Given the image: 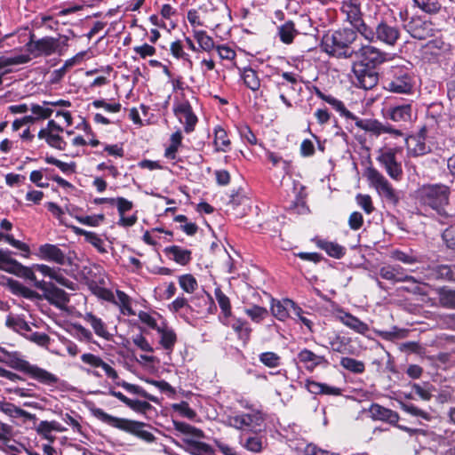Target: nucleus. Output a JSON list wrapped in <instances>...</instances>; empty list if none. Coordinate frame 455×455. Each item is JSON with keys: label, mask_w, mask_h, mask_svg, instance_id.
<instances>
[{"label": "nucleus", "mask_w": 455, "mask_h": 455, "mask_svg": "<svg viewBox=\"0 0 455 455\" xmlns=\"http://www.w3.org/2000/svg\"><path fill=\"white\" fill-rule=\"evenodd\" d=\"M10 287L16 294L21 295L34 304L41 313H46L45 307L52 304L60 309H64L68 301L67 293L52 283H45V288L41 289L44 294L39 295L36 291L25 287L17 281H10Z\"/></svg>", "instance_id": "nucleus-1"}, {"label": "nucleus", "mask_w": 455, "mask_h": 455, "mask_svg": "<svg viewBox=\"0 0 455 455\" xmlns=\"http://www.w3.org/2000/svg\"><path fill=\"white\" fill-rule=\"evenodd\" d=\"M451 189L443 184H425L415 191L416 204L423 210H432L440 216L448 214L445 207L449 204Z\"/></svg>", "instance_id": "nucleus-2"}, {"label": "nucleus", "mask_w": 455, "mask_h": 455, "mask_svg": "<svg viewBox=\"0 0 455 455\" xmlns=\"http://www.w3.org/2000/svg\"><path fill=\"white\" fill-rule=\"evenodd\" d=\"M88 410L94 418L110 427L132 434L147 443L155 440L154 435L145 429V424L142 422L112 416L94 404L88 405Z\"/></svg>", "instance_id": "nucleus-3"}, {"label": "nucleus", "mask_w": 455, "mask_h": 455, "mask_svg": "<svg viewBox=\"0 0 455 455\" xmlns=\"http://www.w3.org/2000/svg\"><path fill=\"white\" fill-rule=\"evenodd\" d=\"M356 36V33L353 29H339L334 31L331 35L324 36L322 46L330 55L338 58H351L356 52V50L351 46L355 41Z\"/></svg>", "instance_id": "nucleus-4"}, {"label": "nucleus", "mask_w": 455, "mask_h": 455, "mask_svg": "<svg viewBox=\"0 0 455 455\" xmlns=\"http://www.w3.org/2000/svg\"><path fill=\"white\" fill-rule=\"evenodd\" d=\"M265 417L258 409L237 411L227 417L226 424L243 433H260L264 428Z\"/></svg>", "instance_id": "nucleus-5"}, {"label": "nucleus", "mask_w": 455, "mask_h": 455, "mask_svg": "<svg viewBox=\"0 0 455 455\" xmlns=\"http://www.w3.org/2000/svg\"><path fill=\"white\" fill-rule=\"evenodd\" d=\"M7 360L10 367L28 374L30 378L44 385L52 386L59 380L56 375L37 365L31 364L18 352L9 353L7 355Z\"/></svg>", "instance_id": "nucleus-6"}, {"label": "nucleus", "mask_w": 455, "mask_h": 455, "mask_svg": "<svg viewBox=\"0 0 455 455\" xmlns=\"http://www.w3.org/2000/svg\"><path fill=\"white\" fill-rule=\"evenodd\" d=\"M400 18L403 21V28L411 37L418 40H425L428 37L435 36L439 29L429 20L421 16H408L407 12H401Z\"/></svg>", "instance_id": "nucleus-7"}, {"label": "nucleus", "mask_w": 455, "mask_h": 455, "mask_svg": "<svg viewBox=\"0 0 455 455\" xmlns=\"http://www.w3.org/2000/svg\"><path fill=\"white\" fill-rule=\"evenodd\" d=\"M385 88L395 93L410 94L414 87V78L409 68L392 67L387 74Z\"/></svg>", "instance_id": "nucleus-8"}, {"label": "nucleus", "mask_w": 455, "mask_h": 455, "mask_svg": "<svg viewBox=\"0 0 455 455\" xmlns=\"http://www.w3.org/2000/svg\"><path fill=\"white\" fill-rule=\"evenodd\" d=\"M11 254L12 252L10 251L0 249V268L19 277L33 282L34 286L38 289H44L45 282L36 280L34 265L30 267L23 266L16 259H12Z\"/></svg>", "instance_id": "nucleus-9"}, {"label": "nucleus", "mask_w": 455, "mask_h": 455, "mask_svg": "<svg viewBox=\"0 0 455 455\" xmlns=\"http://www.w3.org/2000/svg\"><path fill=\"white\" fill-rule=\"evenodd\" d=\"M139 315L142 323L157 331L160 336L159 342L161 346L167 351H172L177 341V336L174 331L163 321L162 317L156 318L152 315ZM157 315L161 316L160 315Z\"/></svg>", "instance_id": "nucleus-10"}, {"label": "nucleus", "mask_w": 455, "mask_h": 455, "mask_svg": "<svg viewBox=\"0 0 455 455\" xmlns=\"http://www.w3.org/2000/svg\"><path fill=\"white\" fill-rule=\"evenodd\" d=\"M363 36L370 42L380 41L387 45H394L400 36L397 27L380 20L373 28L368 26L363 28Z\"/></svg>", "instance_id": "nucleus-11"}, {"label": "nucleus", "mask_w": 455, "mask_h": 455, "mask_svg": "<svg viewBox=\"0 0 455 455\" xmlns=\"http://www.w3.org/2000/svg\"><path fill=\"white\" fill-rule=\"evenodd\" d=\"M370 185L373 187L378 194L388 204L396 205L399 202L397 192L394 189L389 181L375 168L370 167L364 173Z\"/></svg>", "instance_id": "nucleus-12"}, {"label": "nucleus", "mask_w": 455, "mask_h": 455, "mask_svg": "<svg viewBox=\"0 0 455 455\" xmlns=\"http://www.w3.org/2000/svg\"><path fill=\"white\" fill-rule=\"evenodd\" d=\"M87 284L92 292L98 298L118 306L121 313H124V310H126L127 313H134L130 305V298L124 291H116V294L115 295L111 291L101 287L93 280L88 281Z\"/></svg>", "instance_id": "nucleus-13"}, {"label": "nucleus", "mask_w": 455, "mask_h": 455, "mask_svg": "<svg viewBox=\"0 0 455 455\" xmlns=\"http://www.w3.org/2000/svg\"><path fill=\"white\" fill-rule=\"evenodd\" d=\"M355 55L358 59L354 64L363 65V67L374 68L387 60V53L379 48L367 44L361 46L356 50Z\"/></svg>", "instance_id": "nucleus-14"}, {"label": "nucleus", "mask_w": 455, "mask_h": 455, "mask_svg": "<svg viewBox=\"0 0 455 455\" xmlns=\"http://www.w3.org/2000/svg\"><path fill=\"white\" fill-rule=\"evenodd\" d=\"M396 149L381 148L377 160L385 168L387 174L394 180H399L403 174L401 164L396 161Z\"/></svg>", "instance_id": "nucleus-15"}, {"label": "nucleus", "mask_w": 455, "mask_h": 455, "mask_svg": "<svg viewBox=\"0 0 455 455\" xmlns=\"http://www.w3.org/2000/svg\"><path fill=\"white\" fill-rule=\"evenodd\" d=\"M353 72L355 77V84L365 90L373 88L379 81V74L374 68L353 65Z\"/></svg>", "instance_id": "nucleus-16"}, {"label": "nucleus", "mask_w": 455, "mask_h": 455, "mask_svg": "<svg viewBox=\"0 0 455 455\" xmlns=\"http://www.w3.org/2000/svg\"><path fill=\"white\" fill-rule=\"evenodd\" d=\"M355 1H345L342 4L341 12L346 14L347 20L363 36V28L369 25L363 20L360 6Z\"/></svg>", "instance_id": "nucleus-17"}, {"label": "nucleus", "mask_w": 455, "mask_h": 455, "mask_svg": "<svg viewBox=\"0 0 455 455\" xmlns=\"http://www.w3.org/2000/svg\"><path fill=\"white\" fill-rule=\"evenodd\" d=\"M379 275L381 278L393 283L411 282L412 283H416L415 278L407 275L405 269L400 266H384L379 269Z\"/></svg>", "instance_id": "nucleus-18"}, {"label": "nucleus", "mask_w": 455, "mask_h": 455, "mask_svg": "<svg viewBox=\"0 0 455 455\" xmlns=\"http://www.w3.org/2000/svg\"><path fill=\"white\" fill-rule=\"evenodd\" d=\"M35 430L38 435L47 440L48 443H54L56 437L53 432H65L67 428L56 420H42L35 426Z\"/></svg>", "instance_id": "nucleus-19"}, {"label": "nucleus", "mask_w": 455, "mask_h": 455, "mask_svg": "<svg viewBox=\"0 0 455 455\" xmlns=\"http://www.w3.org/2000/svg\"><path fill=\"white\" fill-rule=\"evenodd\" d=\"M38 256L40 259L55 262L59 265H64L66 262V254L57 245L45 243L38 248Z\"/></svg>", "instance_id": "nucleus-20"}, {"label": "nucleus", "mask_w": 455, "mask_h": 455, "mask_svg": "<svg viewBox=\"0 0 455 455\" xmlns=\"http://www.w3.org/2000/svg\"><path fill=\"white\" fill-rule=\"evenodd\" d=\"M298 358L299 362L302 363L305 365L306 369L308 371H313L314 369L320 365L326 366L329 363L327 359L323 355H318L307 348L302 349L298 354Z\"/></svg>", "instance_id": "nucleus-21"}, {"label": "nucleus", "mask_w": 455, "mask_h": 455, "mask_svg": "<svg viewBox=\"0 0 455 455\" xmlns=\"http://www.w3.org/2000/svg\"><path fill=\"white\" fill-rule=\"evenodd\" d=\"M30 44L33 46L35 51H37L45 56H49L58 52L60 48L59 39L51 36H45L35 41L32 40Z\"/></svg>", "instance_id": "nucleus-22"}, {"label": "nucleus", "mask_w": 455, "mask_h": 455, "mask_svg": "<svg viewBox=\"0 0 455 455\" xmlns=\"http://www.w3.org/2000/svg\"><path fill=\"white\" fill-rule=\"evenodd\" d=\"M437 294L438 302H435L434 299L426 296H423L421 300L424 302H430L431 306L439 304L443 307L455 309V290L441 288L438 290Z\"/></svg>", "instance_id": "nucleus-23"}, {"label": "nucleus", "mask_w": 455, "mask_h": 455, "mask_svg": "<svg viewBox=\"0 0 455 455\" xmlns=\"http://www.w3.org/2000/svg\"><path fill=\"white\" fill-rule=\"evenodd\" d=\"M220 321L225 325H230L240 339L246 340L249 337V328L245 322L237 319L235 315H220Z\"/></svg>", "instance_id": "nucleus-24"}, {"label": "nucleus", "mask_w": 455, "mask_h": 455, "mask_svg": "<svg viewBox=\"0 0 455 455\" xmlns=\"http://www.w3.org/2000/svg\"><path fill=\"white\" fill-rule=\"evenodd\" d=\"M307 389L314 395H340L342 389L334 386H330L325 383H320L315 380H307Z\"/></svg>", "instance_id": "nucleus-25"}, {"label": "nucleus", "mask_w": 455, "mask_h": 455, "mask_svg": "<svg viewBox=\"0 0 455 455\" xmlns=\"http://www.w3.org/2000/svg\"><path fill=\"white\" fill-rule=\"evenodd\" d=\"M314 242L318 248L325 251L330 257L340 259L346 253V249L335 242H330L320 238H315Z\"/></svg>", "instance_id": "nucleus-26"}, {"label": "nucleus", "mask_w": 455, "mask_h": 455, "mask_svg": "<svg viewBox=\"0 0 455 455\" xmlns=\"http://www.w3.org/2000/svg\"><path fill=\"white\" fill-rule=\"evenodd\" d=\"M369 411L374 419L384 420L389 423H396L399 419V416L395 411L376 403L370 407Z\"/></svg>", "instance_id": "nucleus-27"}, {"label": "nucleus", "mask_w": 455, "mask_h": 455, "mask_svg": "<svg viewBox=\"0 0 455 455\" xmlns=\"http://www.w3.org/2000/svg\"><path fill=\"white\" fill-rule=\"evenodd\" d=\"M388 117L396 123H406L411 119V105L395 106L388 110Z\"/></svg>", "instance_id": "nucleus-28"}, {"label": "nucleus", "mask_w": 455, "mask_h": 455, "mask_svg": "<svg viewBox=\"0 0 455 455\" xmlns=\"http://www.w3.org/2000/svg\"><path fill=\"white\" fill-rule=\"evenodd\" d=\"M6 324L13 331L23 335L32 331L31 326H35L34 323L24 320L20 315H9L6 320Z\"/></svg>", "instance_id": "nucleus-29"}, {"label": "nucleus", "mask_w": 455, "mask_h": 455, "mask_svg": "<svg viewBox=\"0 0 455 455\" xmlns=\"http://www.w3.org/2000/svg\"><path fill=\"white\" fill-rule=\"evenodd\" d=\"M425 48L431 54L439 56L450 52L451 46L442 36H439L429 40L426 44Z\"/></svg>", "instance_id": "nucleus-30"}, {"label": "nucleus", "mask_w": 455, "mask_h": 455, "mask_svg": "<svg viewBox=\"0 0 455 455\" xmlns=\"http://www.w3.org/2000/svg\"><path fill=\"white\" fill-rule=\"evenodd\" d=\"M1 411L12 418H24L25 420H31L34 423L37 420L36 416L11 403H5L1 405Z\"/></svg>", "instance_id": "nucleus-31"}, {"label": "nucleus", "mask_w": 455, "mask_h": 455, "mask_svg": "<svg viewBox=\"0 0 455 455\" xmlns=\"http://www.w3.org/2000/svg\"><path fill=\"white\" fill-rule=\"evenodd\" d=\"M164 252L166 255H172V259L182 266L187 265L191 260V251L182 249L178 245L166 247Z\"/></svg>", "instance_id": "nucleus-32"}, {"label": "nucleus", "mask_w": 455, "mask_h": 455, "mask_svg": "<svg viewBox=\"0 0 455 455\" xmlns=\"http://www.w3.org/2000/svg\"><path fill=\"white\" fill-rule=\"evenodd\" d=\"M289 448L295 455H316L318 449L303 439L290 440Z\"/></svg>", "instance_id": "nucleus-33"}, {"label": "nucleus", "mask_w": 455, "mask_h": 455, "mask_svg": "<svg viewBox=\"0 0 455 455\" xmlns=\"http://www.w3.org/2000/svg\"><path fill=\"white\" fill-rule=\"evenodd\" d=\"M390 258L405 265H414L420 262V257L412 250L403 251L398 249L390 251Z\"/></svg>", "instance_id": "nucleus-34"}, {"label": "nucleus", "mask_w": 455, "mask_h": 455, "mask_svg": "<svg viewBox=\"0 0 455 455\" xmlns=\"http://www.w3.org/2000/svg\"><path fill=\"white\" fill-rule=\"evenodd\" d=\"M430 275L434 279H441L455 282V265H437L435 266L430 272Z\"/></svg>", "instance_id": "nucleus-35"}, {"label": "nucleus", "mask_w": 455, "mask_h": 455, "mask_svg": "<svg viewBox=\"0 0 455 455\" xmlns=\"http://www.w3.org/2000/svg\"><path fill=\"white\" fill-rule=\"evenodd\" d=\"M298 34L299 31L296 29L295 23L292 20L284 22L278 28L280 40L286 44H291Z\"/></svg>", "instance_id": "nucleus-36"}, {"label": "nucleus", "mask_w": 455, "mask_h": 455, "mask_svg": "<svg viewBox=\"0 0 455 455\" xmlns=\"http://www.w3.org/2000/svg\"><path fill=\"white\" fill-rule=\"evenodd\" d=\"M300 309L296 306L295 302L289 299L276 300L271 299V311L272 313H291V311L298 313Z\"/></svg>", "instance_id": "nucleus-37"}, {"label": "nucleus", "mask_w": 455, "mask_h": 455, "mask_svg": "<svg viewBox=\"0 0 455 455\" xmlns=\"http://www.w3.org/2000/svg\"><path fill=\"white\" fill-rule=\"evenodd\" d=\"M339 319L342 323L358 333L363 334L368 331V324L359 320L354 315H341Z\"/></svg>", "instance_id": "nucleus-38"}, {"label": "nucleus", "mask_w": 455, "mask_h": 455, "mask_svg": "<svg viewBox=\"0 0 455 455\" xmlns=\"http://www.w3.org/2000/svg\"><path fill=\"white\" fill-rule=\"evenodd\" d=\"M240 443L243 448L251 452H259L263 449V440L259 433L248 437H241Z\"/></svg>", "instance_id": "nucleus-39"}, {"label": "nucleus", "mask_w": 455, "mask_h": 455, "mask_svg": "<svg viewBox=\"0 0 455 455\" xmlns=\"http://www.w3.org/2000/svg\"><path fill=\"white\" fill-rule=\"evenodd\" d=\"M355 121V125L365 131V132H371L375 135H379L382 133V131H385L383 129V124L377 121L372 119H360L356 116V119H353Z\"/></svg>", "instance_id": "nucleus-40"}, {"label": "nucleus", "mask_w": 455, "mask_h": 455, "mask_svg": "<svg viewBox=\"0 0 455 455\" xmlns=\"http://www.w3.org/2000/svg\"><path fill=\"white\" fill-rule=\"evenodd\" d=\"M59 133L60 132H46L44 130H40L38 132V138L44 139L50 147L63 150L66 147V142Z\"/></svg>", "instance_id": "nucleus-41"}, {"label": "nucleus", "mask_w": 455, "mask_h": 455, "mask_svg": "<svg viewBox=\"0 0 455 455\" xmlns=\"http://www.w3.org/2000/svg\"><path fill=\"white\" fill-rule=\"evenodd\" d=\"M242 79L243 80L244 84L255 92L258 91L260 87V80L258 76L257 72L251 68H245L242 72Z\"/></svg>", "instance_id": "nucleus-42"}, {"label": "nucleus", "mask_w": 455, "mask_h": 455, "mask_svg": "<svg viewBox=\"0 0 455 455\" xmlns=\"http://www.w3.org/2000/svg\"><path fill=\"white\" fill-rule=\"evenodd\" d=\"M0 442L12 451L19 452L20 449L12 442V427L5 423L0 422Z\"/></svg>", "instance_id": "nucleus-43"}, {"label": "nucleus", "mask_w": 455, "mask_h": 455, "mask_svg": "<svg viewBox=\"0 0 455 455\" xmlns=\"http://www.w3.org/2000/svg\"><path fill=\"white\" fill-rule=\"evenodd\" d=\"M214 145L216 151L226 152L230 145V140L228 138L227 132L221 127H217L214 130Z\"/></svg>", "instance_id": "nucleus-44"}, {"label": "nucleus", "mask_w": 455, "mask_h": 455, "mask_svg": "<svg viewBox=\"0 0 455 455\" xmlns=\"http://www.w3.org/2000/svg\"><path fill=\"white\" fill-rule=\"evenodd\" d=\"M340 365L347 371L355 374L363 373L365 370L364 363L362 361L351 357H342Z\"/></svg>", "instance_id": "nucleus-45"}, {"label": "nucleus", "mask_w": 455, "mask_h": 455, "mask_svg": "<svg viewBox=\"0 0 455 455\" xmlns=\"http://www.w3.org/2000/svg\"><path fill=\"white\" fill-rule=\"evenodd\" d=\"M51 107L50 101L44 100L43 101V105L32 104L30 110L36 116V120L46 119L53 113V109Z\"/></svg>", "instance_id": "nucleus-46"}, {"label": "nucleus", "mask_w": 455, "mask_h": 455, "mask_svg": "<svg viewBox=\"0 0 455 455\" xmlns=\"http://www.w3.org/2000/svg\"><path fill=\"white\" fill-rule=\"evenodd\" d=\"M194 36L196 39L199 46L205 52H210L214 48L213 39L206 34L204 30H195Z\"/></svg>", "instance_id": "nucleus-47"}, {"label": "nucleus", "mask_w": 455, "mask_h": 455, "mask_svg": "<svg viewBox=\"0 0 455 455\" xmlns=\"http://www.w3.org/2000/svg\"><path fill=\"white\" fill-rule=\"evenodd\" d=\"M423 132L424 131H421L419 137L413 139L415 145L410 148L411 154L413 156H424L430 152V147L426 144Z\"/></svg>", "instance_id": "nucleus-48"}, {"label": "nucleus", "mask_w": 455, "mask_h": 455, "mask_svg": "<svg viewBox=\"0 0 455 455\" xmlns=\"http://www.w3.org/2000/svg\"><path fill=\"white\" fill-rule=\"evenodd\" d=\"M116 384L117 386L122 387L123 388H124L130 394L138 395H140V396H142L144 398H148V399H149L151 401H155L156 400L152 395H148L140 386L128 383V382H126L124 380H119V379L117 380H116Z\"/></svg>", "instance_id": "nucleus-49"}, {"label": "nucleus", "mask_w": 455, "mask_h": 455, "mask_svg": "<svg viewBox=\"0 0 455 455\" xmlns=\"http://www.w3.org/2000/svg\"><path fill=\"white\" fill-rule=\"evenodd\" d=\"M325 102L330 104L334 109L339 112L342 116H345L347 119H356V116L346 108L344 103L333 96L328 95Z\"/></svg>", "instance_id": "nucleus-50"}, {"label": "nucleus", "mask_w": 455, "mask_h": 455, "mask_svg": "<svg viewBox=\"0 0 455 455\" xmlns=\"http://www.w3.org/2000/svg\"><path fill=\"white\" fill-rule=\"evenodd\" d=\"M30 60V57L28 55H16L12 57L7 56H1L0 57V70L3 68L13 66V65H19V64H24Z\"/></svg>", "instance_id": "nucleus-51"}, {"label": "nucleus", "mask_w": 455, "mask_h": 455, "mask_svg": "<svg viewBox=\"0 0 455 455\" xmlns=\"http://www.w3.org/2000/svg\"><path fill=\"white\" fill-rule=\"evenodd\" d=\"M415 5L427 13H436L441 9L438 0H413Z\"/></svg>", "instance_id": "nucleus-52"}, {"label": "nucleus", "mask_w": 455, "mask_h": 455, "mask_svg": "<svg viewBox=\"0 0 455 455\" xmlns=\"http://www.w3.org/2000/svg\"><path fill=\"white\" fill-rule=\"evenodd\" d=\"M414 393L424 401H429L432 397V393L435 390L433 385L429 383H424L423 385L414 384L412 386Z\"/></svg>", "instance_id": "nucleus-53"}, {"label": "nucleus", "mask_w": 455, "mask_h": 455, "mask_svg": "<svg viewBox=\"0 0 455 455\" xmlns=\"http://www.w3.org/2000/svg\"><path fill=\"white\" fill-rule=\"evenodd\" d=\"M188 451L193 455H212V449L210 445L202 442H191L188 443Z\"/></svg>", "instance_id": "nucleus-54"}, {"label": "nucleus", "mask_w": 455, "mask_h": 455, "mask_svg": "<svg viewBox=\"0 0 455 455\" xmlns=\"http://www.w3.org/2000/svg\"><path fill=\"white\" fill-rule=\"evenodd\" d=\"M81 360L83 361V363H84L85 364H87L94 369V371H92V373L94 376H97V377L101 376V374L99 371L100 363L101 361V358L100 356L95 355L91 353H86V354H84L81 355Z\"/></svg>", "instance_id": "nucleus-55"}, {"label": "nucleus", "mask_w": 455, "mask_h": 455, "mask_svg": "<svg viewBox=\"0 0 455 455\" xmlns=\"http://www.w3.org/2000/svg\"><path fill=\"white\" fill-rule=\"evenodd\" d=\"M259 361L269 368H275L280 365L281 358L274 352H264L259 356Z\"/></svg>", "instance_id": "nucleus-56"}, {"label": "nucleus", "mask_w": 455, "mask_h": 455, "mask_svg": "<svg viewBox=\"0 0 455 455\" xmlns=\"http://www.w3.org/2000/svg\"><path fill=\"white\" fill-rule=\"evenodd\" d=\"M214 295L222 313H230L231 305L229 298L221 291L220 288L218 287L215 289Z\"/></svg>", "instance_id": "nucleus-57"}, {"label": "nucleus", "mask_w": 455, "mask_h": 455, "mask_svg": "<svg viewBox=\"0 0 455 455\" xmlns=\"http://www.w3.org/2000/svg\"><path fill=\"white\" fill-rule=\"evenodd\" d=\"M91 322L92 328L94 329L97 335L107 338L108 336V332L104 323L94 315H86Z\"/></svg>", "instance_id": "nucleus-58"}, {"label": "nucleus", "mask_w": 455, "mask_h": 455, "mask_svg": "<svg viewBox=\"0 0 455 455\" xmlns=\"http://www.w3.org/2000/svg\"><path fill=\"white\" fill-rule=\"evenodd\" d=\"M171 52L172 54L177 58V59H182L188 62L189 66L192 67V61L191 60L189 59V56L188 53H186L184 51H183V46L180 43V41H175V42H172V44H171Z\"/></svg>", "instance_id": "nucleus-59"}, {"label": "nucleus", "mask_w": 455, "mask_h": 455, "mask_svg": "<svg viewBox=\"0 0 455 455\" xmlns=\"http://www.w3.org/2000/svg\"><path fill=\"white\" fill-rule=\"evenodd\" d=\"M180 285L187 292H193L197 288V282L192 275H184L180 277Z\"/></svg>", "instance_id": "nucleus-60"}, {"label": "nucleus", "mask_w": 455, "mask_h": 455, "mask_svg": "<svg viewBox=\"0 0 455 455\" xmlns=\"http://www.w3.org/2000/svg\"><path fill=\"white\" fill-rule=\"evenodd\" d=\"M172 407L174 411L178 412L182 417L193 419L196 416L195 411L189 407L187 402L173 403Z\"/></svg>", "instance_id": "nucleus-61"}, {"label": "nucleus", "mask_w": 455, "mask_h": 455, "mask_svg": "<svg viewBox=\"0 0 455 455\" xmlns=\"http://www.w3.org/2000/svg\"><path fill=\"white\" fill-rule=\"evenodd\" d=\"M401 408L405 412H407V413H409L411 415H413V416H416V417H420V418L425 419H429V415H428L427 412L419 409L417 406H415L412 403H401Z\"/></svg>", "instance_id": "nucleus-62"}, {"label": "nucleus", "mask_w": 455, "mask_h": 455, "mask_svg": "<svg viewBox=\"0 0 455 455\" xmlns=\"http://www.w3.org/2000/svg\"><path fill=\"white\" fill-rule=\"evenodd\" d=\"M442 239L451 250H455V226H451L442 233Z\"/></svg>", "instance_id": "nucleus-63"}, {"label": "nucleus", "mask_w": 455, "mask_h": 455, "mask_svg": "<svg viewBox=\"0 0 455 455\" xmlns=\"http://www.w3.org/2000/svg\"><path fill=\"white\" fill-rule=\"evenodd\" d=\"M347 343L345 342L344 338L339 336H335L329 342V347L331 350L334 352H338L340 354H345L347 352Z\"/></svg>", "instance_id": "nucleus-64"}]
</instances>
